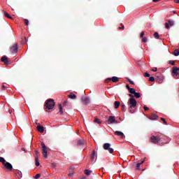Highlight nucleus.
<instances>
[{"mask_svg": "<svg viewBox=\"0 0 179 179\" xmlns=\"http://www.w3.org/2000/svg\"><path fill=\"white\" fill-rule=\"evenodd\" d=\"M173 55H175V57H178V55H179V49H176L173 51Z\"/></svg>", "mask_w": 179, "mask_h": 179, "instance_id": "obj_22", "label": "nucleus"}, {"mask_svg": "<svg viewBox=\"0 0 179 179\" xmlns=\"http://www.w3.org/2000/svg\"><path fill=\"white\" fill-rule=\"evenodd\" d=\"M144 110L145 111H148V110H149V108L148 106H144Z\"/></svg>", "mask_w": 179, "mask_h": 179, "instance_id": "obj_45", "label": "nucleus"}, {"mask_svg": "<svg viewBox=\"0 0 179 179\" xmlns=\"http://www.w3.org/2000/svg\"><path fill=\"white\" fill-rule=\"evenodd\" d=\"M24 23L27 24V26H29V20H25Z\"/></svg>", "mask_w": 179, "mask_h": 179, "instance_id": "obj_42", "label": "nucleus"}, {"mask_svg": "<svg viewBox=\"0 0 179 179\" xmlns=\"http://www.w3.org/2000/svg\"><path fill=\"white\" fill-rule=\"evenodd\" d=\"M126 137L124 136H115L114 138L117 141H120L121 143H123L124 141H127L129 142V140H124Z\"/></svg>", "mask_w": 179, "mask_h": 179, "instance_id": "obj_6", "label": "nucleus"}, {"mask_svg": "<svg viewBox=\"0 0 179 179\" xmlns=\"http://www.w3.org/2000/svg\"><path fill=\"white\" fill-rule=\"evenodd\" d=\"M96 157L95 150L92 152V155H91V160L94 161L95 159V157Z\"/></svg>", "mask_w": 179, "mask_h": 179, "instance_id": "obj_19", "label": "nucleus"}, {"mask_svg": "<svg viewBox=\"0 0 179 179\" xmlns=\"http://www.w3.org/2000/svg\"><path fill=\"white\" fill-rule=\"evenodd\" d=\"M164 124L165 125H167V122H166V120H164Z\"/></svg>", "mask_w": 179, "mask_h": 179, "instance_id": "obj_55", "label": "nucleus"}, {"mask_svg": "<svg viewBox=\"0 0 179 179\" xmlns=\"http://www.w3.org/2000/svg\"><path fill=\"white\" fill-rule=\"evenodd\" d=\"M120 104H121L120 101H115L114 103L115 108H118V107H120Z\"/></svg>", "mask_w": 179, "mask_h": 179, "instance_id": "obj_18", "label": "nucleus"}, {"mask_svg": "<svg viewBox=\"0 0 179 179\" xmlns=\"http://www.w3.org/2000/svg\"><path fill=\"white\" fill-rule=\"evenodd\" d=\"M110 80H112L113 83H115V82H118L119 78L117 76H113L112 78H106V82H110Z\"/></svg>", "mask_w": 179, "mask_h": 179, "instance_id": "obj_9", "label": "nucleus"}, {"mask_svg": "<svg viewBox=\"0 0 179 179\" xmlns=\"http://www.w3.org/2000/svg\"><path fill=\"white\" fill-rule=\"evenodd\" d=\"M83 179H84V178H83Z\"/></svg>", "mask_w": 179, "mask_h": 179, "instance_id": "obj_60", "label": "nucleus"}, {"mask_svg": "<svg viewBox=\"0 0 179 179\" xmlns=\"http://www.w3.org/2000/svg\"><path fill=\"white\" fill-rule=\"evenodd\" d=\"M94 122H96V124H101V122L99 118H95Z\"/></svg>", "mask_w": 179, "mask_h": 179, "instance_id": "obj_33", "label": "nucleus"}, {"mask_svg": "<svg viewBox=\"0 0 179 179\" xmlns=\"http://www.w3.org/2000/svg\"><path fill=\"white\" fill-rule=\"evenodd\" d=\"M129 93L131 94H134L136 92V90L134 88H131L130 90H129Z\"/></svg>", "mask_w": 179, "mask_h": 179, "instance_id": "obj_26", "label": "nucleus"}, {"mask_svg": "<svg viewBox=\"0 0 179 179\" xmlns=\"http://www.w3.org/2000/svg\"><path fill=\"white\" fill-rule=\"evenodd\" d=\"M157 116L156 115V114H152L151 115L150 120H157Z\"/></svg>", "mask_w": 179, "mask_h": 179, "instance_id": "obj_28", "label": "nucleus"}, {"mask_svg": "<svg viewBox=\"0 0 179 179\" xmlns=\"http://www.w3.org/2000/svg\"><path fill=\"white\" fill-rule=\"evenodd\" d=\"M25 41H26V43H27V38H25Z\"/></svg>", "mask_w": 179, "mask_h": 179, "instance_id": "obj_58", "label": "nucleus"}, {"mask_svg": "<svg viewBox=\"0 0 179 179\" xmlns=\"http://www.w3.org/2000/svg\"><path fill=\"white\" fill-rule=\"evenodd\" d=\"M168 22H169L170 26H174V21L173 20H169Z\"/></svg>", "mask_w": 179, "mask_h": 179, "instance_id": "obj_32", "label": "nucleus"}, {"mask_svg": "<svg viewBox=\"0 0 179 179\" xmlns=\"http://www.w3.org/2000/svg\"><path fill=\"white\" fill-rule=\"evenodd\" d=\"M143 36H145V32H141V37H143Z\"/></svg>", "mask_w": 179, "mask_h": 179, "instance_id": "obj_47", "label": "nucleus"}, {"mask_svg": "<svg viewBox=\"0 0 179 179\" xmlns=\"http://www.w3.org/2000/svg\"><path fill=\"white\" fill-rule=\"evenodd\" d=\"M0 162L2 163V164L8 163V162H6V161L5 160V159H3V157H0Z\"/></svg>", "mask_w": 179, "mask_h": 179, "instance_id": "obj_25", "label": "nucleus"}, {"mask_svg": "<svg viewBox=\"0 0 179 179\" xmlns=\"http://www.w3.org/2000/svg\"><path fill=\"white\" fill-rule=\"evenodd\" d=\"M81 101L85 105H87V104H89V103H90V99L89 98V96H83L81 97Z\"/></svg>", "mask_w": 179, "mask_h": 179, "instance_id": "obj_8", "label": "nucleus"}, {"mask_svg": "<svg viewBox=\"0 0 179 179\" xmlns=\"http://www.w3.org/2000/svg\"><path fill=\"white\" fill-rule=\"evenodd\" d=\"M34 162L36 166H40V163H38V158L37 157V156L34 157Z\"/></svg>", "mask_w": 179, "mask_h": 179, "instance_id": "obj_17", "label": "nucleus"}, {"mask_svg": "<svg viewBox=\"0 0 179 179\" xmlns=\"http://www.w3.org/2000/svg\"><path fill=\"white\" fill-rule=\"evenodd\" d=\"M161 120H162V121H163L164 122V121H166V119H164V118H161Z\"/></svg>", "mask_w": 179, "mask_h": 179, "instance_id": "obj_52", "label": "nucleus"}, {"mask_svg": "<svg viewBox=\"0 0 179 179\" xmlns=\"http://www.w3.org/2000/svg\"><path fill=\"white\" fill-rule=\"evenodd\" d=\"M149 81H150V82H155V77H153V76L150 77Z\"/></svg>", "mask_w": 179, "mask_h": 179, "instance_id": "obj_39", "label": "nucleus"}, {"mask_svg": "<svg viewBox=\"0 0 179 179\" xmlns=\"http://www.w3.org/2000/svg\"><path fill=\"white\" fill-rule=\"evenodd\" d=\"M154 37H155V38H157V39L159 38L160 36H159V33L155 32V33L154 34Z\"/></svg>", "mask_w": 179, "mask_h": 179, "instance_id": "obj_31", "label": "nucleus"}, {"mask_svg": "<svg viewBox=\"0 0 179 179\" xmlns=\"http://www.w3.org/2000/svg\"><path fill=\"white\" fill-rule=\"evenodd\" d=\"M176 3H179V0H175Z\"/></svg>", "mask_w": 179, "mask_h": 179, "instance_id": "obj_51", "label": "nucleus"}, {"mask_svg": "<svg viewBox=\"0 0 179 179\" xmlns=\"http://www.w3.org/2000/svg\"><path fill=\"white\" fill-rule=\"evenodd\" d=\"M40 176H41L40 173H37L36 174V176H34V179H38L40 178Z\"/></svg>", "mask_w": 179, "mask_h": 179, "instance_id": "obj_37", "label": "nucleus"}, {"mask_svg": "<svg viewBox=\"0 0 179 179\" xmlns=\"http://www.w3.org/2000/svg\"><path fill=\"white\" fill-rule=\"evenodd\" d=\"M11 50H12L13 52L16 53L17 52V50H18L17 43L14 44L12 46Z\"/></svg>", "mask_w": 179, "mask_h": 179, "instance_id": "obj_12", "label": "nucleus"}, {"mask_svg": "<svg viewBox=\"0 0 179 179\" xmlns=\"http://www.w3.org/2000/svg\"><path fill=\"white\" fill-rule=\"evenodd\" d=\"M126 87H127V89L128 90H130V89H131L130 87H129V85H126Z\"/></svg>", "mask_w": 179, "mask_h": 179, "instance_id": "obj_43", "label": "nucleus"}, {"mask_svg": "<svg viewBox=\"0 0 179 179\" xmlns=\"http://www.w3.org/2000/svg\"><path fill=\"white\" fill-rule=\"evenodd\" d=\"M69 99H76V95L73 93H71L69 95Z\"/></svg>", "mask_w": 179, "mask_h": 179, "instance_id": "obj_23", "label": "nucleus"}, {"mask_svg": "<svg viewBox=\"0 0 179 179\" xmlns=\"http://www.w3.org/2000/svg\"><path fill=\"white\" fill-rule=\"evenodd\" d=\"M129 83H131V85H134V81H132L131 80H129Z\"/></svg>", "mask_w": 179, "mask_h": 179, "instance_id": "obj_46", "label": "nucleus"}, {"mask_svg": "<svg viewBox=\"0 0 179 179\" xmlns=\"http://www.w3.org/2000/svg\"><path fill=\"white\" fill-rule=\"evenodd\" d=\"M16 176L19 179L22 178V173L19 171H16Z\"/></svg>", "mask_w": 179, "mask_h": 179, "instance_id": "obj_21", "label": "nucleus"}, {"mask_svg": "<svg viewBox=\"0 0 179 179\" xmlns=\"http://www.w3.org/2000/svg\"><path fill=\"white\" fill-rule=\"evenodd\" d=\"M9 113H10V114H12V110H9Z\"/></svg>", "mask_w": 179, "mask_h": 179, "instance_id": "obj_56", "label": "nucleus"}, {"mask_svg": "<svg viewBox=\"0 0 179 179\" xmlns=\"http://www.w3.org/2000/svg\"><path fill=\"white\" fill-rule=\"evenodd\" d=\"M134 94V97H136V99H139L141 97V93L139 92H136Z\"/></svg>", "mask_w": 179, "mask_h": 179, "instance_id": "obj_27", "label": "nucleus"}, {"mask_svg": "<svg viewBox=\"0 0 179 179\" xmlns=\"http://www.w3.org/2000/svg\"><path fill=\"white\" fill-rule=\"evenodd\" d=\"M115 135H124V133L122 131H115Z\"/></svg>", "mask_w": 179, "mask_h": 179, "instance_id": "obj_34", "label": "nucleus"}, {"mask_svg": "<svg viewBox=\"0 0 179 179\" xmlns=\"http://www.w3.org/2000/svg\"><path fill=\"white\" fill-rule=\"evenodd\" d=\"M35 154H36V157H37V155H38V151L36 150Z\"/></svg>", "mask_w": 179, "mask_h": 179, "instance_id": "obj_50", "label": "nucleus"}, {"mask_svg": "<svg viewBox=\"0 0 179 179\" xmlns=\"http://www.w3.org/2000/svg\"><path fill=\"white\" fill-rule=\"evenodd\" d=\"M103 150L109 151V153H113V148H110V144L106 143L103 144Z\"/></svg>", "mask_w": 179, "mask_h": 179, "instance_id": "obj_5", "label": "nucleus"}, {"mask_svg": "<svg viewBox=\"0 0 179 179\" xmlns=\"http://www.w3.org/2000/svg\"><path fill=\"white\" fill-rule=\"evenodd\" d=\"M128 96L129 97H131L129 99L127 104L129 106V111L131 113V114H134L136 113V110H135V108L136 107V99L134 98V95L132 94H129Z\"/></svg>", "mask_w": 179, "mask_h": 179, "instance_id": "obj_1", "label": "nucleus"}, {"mask_svg": "<svg viewBox=\"0 0 179 179\" xmlns=\"http://www.w3.org/2000/svg\"><path fill=\"white\" fill-rule=\"evenodd\" d=\"M169 65H176V62H174V61H173V60H170L169 62Z\"/></svg>", "mask_w": 179, "mask_h": 179, "instance_id": "obj_35", "label": "nucleus"}, {"mask_svg": "<svg viewBox=\"0 0 179 179\" xmlns=\"http://www.w3.org/2000/svg\"><path fill=\"white\" fill-rule=\"evenodd\" d=\"M142 41H143V43H148V38L143 37V38H142Z\"/></svg>", "mask_w": 179, "mask_h": 179, "instance_id": "obj_36", "label": "nucleus"}, {"mask_svg": "<svg viewBox=\"0 0 179 179\" xmlns=\"http://www.w3.org/2000/svg\"><path fill=\"white\" fill-rule=\"evenodd\" d=\"M165 27H166V29H170V25L169 24L168 22L165 23Z\"/></svg>", "mask_w": 179, "mask_h": 179, "instance_id": "obj_40", "label": "nucleus"}, {"mask_svg": "<svg viewBox=\"0 0 179 179\" xmlns=\"http://www.w3.org/2000/svg\"><path fill=\"white\" fill-rule=\"evenodd\" d=\"M152 72H156L157 71V68H155L154 69H152Z\"/></svg>", "mask_w": 179, "mask_h": 179, "instance_id": "obj_49", "label": "nucleus"}, {"mask_svg": "<svg viewBox=\"0 0 179 179\" xmlns=\"http://www.w3.org/2000/svg\"><path fill=\"white\" fill-rule=\"evenodd\" d=\"M45 107L48 110H52V108L55 107V102L54 101V99H48L45 103Z\"/></svg>", "mask_w": 179, "mask_h": 179, "instance_id": "obj_2", "label": "nucleus"}, {"mask_svg": "<svg viewBox=\"0 0 179 179\" xmlns=\"http://www.w3.org/2000/svg\"><path fill=\"white\" fill-rule=\"evenodd\" d=\"M41 154L45 159H47V148L43 143H41Z\"/></svg>", "mask_w": 179, "mask_h": 179, "instance_id": "obj_4", "label": "nucleus"}, {"mask_svg": "<svg viewBox=\"0 0 179 179\" xmlns=\"http://www.w3.org/2000/svg\"><path fill=\"white\" fill-rule=\"evenodd\" d=\"M91 173H92V171L90 170H85V175L86 176H90Z\"/></svg>", "mask_w": 179, "mask_h": 179, "instance_id": "obj_30", "label": "nucleus"}, {"mask_svg": "<svg viewBox=\"0 0 179 179\" xmlns=\"http://www.w3.org/2000/svg\"><path fill=\"white\" fill-rule=\"evenodd\" d=\"M59 108L60 113L62 115L64 114V110H62V104H59Z\"/></svg>", "mask_w": 179, "mask_h": 179, "instance_id": "obj_29", "label": "nucleus"}, {"mask_svg": "<svg viewBox=\"0 0 179 179\" xmlns=\"http://www.w3.org/2000/svg\"><path fill=\"white\" fill-rule=\"evenodd\" d=\"M122 111H125V104L124 103L122 104Z\"/></svg>", "mask_w": 179, "mask_h": 179, "instance_id": "obj_41", "label": "nucleus"}, {"mask_svg": "<svg viewBox=\"0 0 179 179\" xmlns=\"http://www.w3.org/2000/svg\"><path fill=\"white\" fill-rule=\"evenodd\" d=\"M2 164L3 165V166H5V168L9 171H12L13 169V166L12 164H10V163H2Z\"/></svg>", "mask_w": 179, "mask_h": 179, "instance_id": "obj_10", "label": "nucleus"}, {"mask_svg": "<svg viewBox=\"0 0 179 179\" xmlns=\"http://www.w3.org/2000/svg\"><path fill=\"white\" fill-rule=\"evenodd\" d=\"M1 61L2 62H3L4 64H8L9 62L8 61V57L6 56H3L1 57Z\"/></svg>", "mask_w": 179, "mask_h": 179, "instance_id": "obj_16", "label": "nucleus"}, {"mask_svg": "<svg viewBox=\"0 0 179 179\" xmlns=\"http://www.w3.org/2000/svg\"><path fill=\"white\" fill-rule=\"evenodd\" d=\"M108 122H110V124H115V122H115V116H109Z\"/></svg>", "mask_w": 179, "mask_h": 179, "instance_id": "obj_11", "label": "nucleus"}, {"mask_svg": "<svg viewBox=\"0 0 179 179\" xmlns=\"http://www.w3.org/2000/svg\"><path fill=\"white\" fill-rule=\"evenodd\" d=\"M4 15L6 16V17H8V19H13V17H12V16H10V15H9L8 13H4Z\"/></svg>", "mask_w": 179, "mask_h": 179, "instance_id": "obj_24", "label": "nucleus"}, {"mask_svg": "<svg viewBox=\"0 0 179 179\" xmlns=\"http://www.w3.org/2000/svg\"><path fill=\"white\" fill-rule=\"evenodd\" d=\"M173 13H176V11H173Z\"/></svg>", "mask_w": 179, "mask_h": 179, "instance_id": "obj_59", "label": "nucleus"}, {"mask_svg": "<svg viewBox=\"0 0 179 179\" xmlns=\"http://www.w3.org/2000/svg\"><path fill=\"white\" fill-rule=\"evenodd\" d=\"M3 89H5L6 87H5V85H3Z\"/></svg>", "mask_w": 179, "mask_h": 179, "instance_id": "obj_57", "label": "nucleus"}, {"mask_svg": "<svg viewBox=\"0 0 179 179\" xmlns=\"http://www.w3.org/2000/svg\"><path fill=\"white\" fill-rule=\"evenodd\" d=\"M124 25H122V27H119L118 29L119 30H121V29H124Z\"/></svg>", "mask_w": 179, "mask_h": 179, "instance_id": "obj_48", "label": "nucleus"}, {"mask_svg": "<svg viewBox=\"0 0 179 179\" xmlns=\"http://www.w3.org/2000/svg\"><path fill=\"white\" fill-rule=\"evenodd\" d=\"M161 138H159V136H151V143H157L159 142Z\"/></svg>", "mask_w": 179, "mask_h": 179, "instance_id": "obj_7", "label": "nucleus"}, {"mask_svg": "<svg viewBox=\"0 0 179 179\" xmlns=\"http://www.w3.org/2000/svg\"><path fill=\"white\" fill-rule=\"evenodd\" d=\"M172 76L175 79H179V68L178 67H173L172 69Z\"/></svg>", "mask_w": 179, "mask_h": 179, "instance_id": "obj_3", "label": "nucleus"}, {"mask_svg": "<svg viewBox=\"0 0 179 179\" xmlns=\"http://www.w3.org/2000/svg\"><path fill=\"white\" fill-rule=\"evenodd\" d=\"M157 82L158 83H162L163 82H164V77L163 76L158 77Z\"/></svg>", "mask_w": 179, "mask_h": 179, "instance_id": "obj_15", "label": "nucleus"}, {"mask_svg": "<svg viewBox=\"0 0 179 179\" xmlns=\"http://www.w3.org/2000/svg\"><path fill=\"white\" fill-rule=\"evenodd\" d=\"M57 164L55 163L51 164V167L55 168Z\"/></svg>", "mask_w": 179, "mask_h": 179, "instance_id": "obj_44", "label": "nucleus"}, {"mask_svg": "<svg viewBox=\"0 0 179 179\" xmlns=\"http://www.w3.org/2000/svg\"><path fill=\"white\" fill-rule=\"evenodd\" d=\"M37 122H38V120H35V124H38V123H37Z\"/></svg>", "mask_w": 179, "mask_h": 179, "instance_id": "obj_53", "label": "nucleus"}, {"mask_svg": "<svg viewBox=\"0 0 179 179\" xmlns=\"http://www.w3.org/2000/svg\"><path fill=\"white\" fill-rule=\"evenodd\" d=\"M144 76H145V78H150V74L149 73H144Z\"/></svg>", "mask_w": 179, "mask_h": 179, "instance_id": "obj_38", "label": "nucleus"}, {"mask_svg": "<svg viewBox=\"0 0 179 179\" xmlns=\"http://www.w3.org/2000/svg\"><path fill=\"white\" fill-rule=\"evenodd\" d=\"M36 129L38 132H44V127L40 124L36 127Z\"/></svg>", "mask_w": 179, "mask_h": 179, "instance_id": "obj_13", "label": "nucleus"}, {"mask_svg": "<svg viewBox=\"0 0 179 179\" xmlns=\"http://www.w3.org/2000/svg\"><path fill=\"white\" fill-rule=\"evenodd\" d=\"M85 141L84 140H78V142H77V144L78 145L82 146L85 144Z\"/></svg>", "mask_w": 179, "mask_h": 179, "instance_id": "obj_20", "label": "nucleus"}, {"mask_svg": "<svg viewBox=\"0 0 179 179\" xmlns=\"http://www.w3.org/2000/svg\"><path fill=\"white\" fill-rule=\"evenodd\" d=\"M144 162H145V161L143 160V161H141V162L137 163V164L136 165V170H137V171H140V166H141V165H143V164H144Z\"/></svg>", "mask_w": 179, "mask_h": 179, "instance_id": "obj_14", "label": "nucleus"}, {"mask_svg": "<svg viewBox=\"0 0 179 179\" xmlns=\"http://www.w3.org/2000/svg\"><path fill=\"white\" fill-rule=\"evenodd\" d=\"M153 1V2H159V1H160V0H152Z\"/></svg>", "mask_w": 179, "mask_h": 179, "instance_id": "obj_54", "label": "nucleus"}]
</instances>
